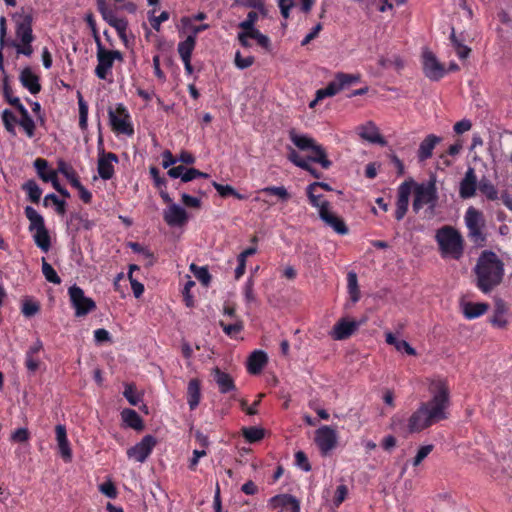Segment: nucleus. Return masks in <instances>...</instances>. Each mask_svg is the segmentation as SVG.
<instances>
[{"label": "nucleus", "instance_id": "nucleus-44", "mask_svg": "<svg viewBox=\"0 0 512 512\" xmlns=\"http://www.w3.org/2000/svg\"><path fill=\"white\" fill-rule=\"evenodd\" d=\"M242 434L248 442L254 443L264 437V430L258 427H244Z\"/></svg>", "mask_w": 512, "mask_h": 512}, {"label": "nucleus", "instance_id": "nucleus-60", "mask_svg": "<svg viewBox=\"0 0 512 512\" xmlns=\"http://www.w3.org/2000/svg\"><path fill=\"white\" fill-rule=\"evenodd\" d=\"M239 2L245 7L258 9L263 15L266 14L263 0H239Z\"/></svg>", "mask_w": 512, "mask_h": 512}, {"label": "nucleus", "instance_id": "nucleus-1", "mask_svg": "<svg viewBox=\"0 0 512 512\" xmlns=\"http://www.w3.org/2000/svg\"><path fill=\"white\" fill-rule=\"evenodd\" d=\"M430 400L420 403L408 419L410 433H419L432 425L447 419L450 405V389L447 379L434 377L428 380Z\"/></svg>", "mask_w": 512, "mask_h": 512}, {"label": "nucleus", "instance_id": "nucleus-20", "mask_svg": "<svg viewBox=\"0 0 512 512\" xmlns=\"http://www.w3.org/2000/svg\"><path fill=\"white\" fill-rule=\"evenodd\" d=\"M270 505L273 509L282 508L288 509L289 512H299L300 511V503L299 501L292 495L289 494H281L276 495L270 499Z\"/></svg>", "mask_w": 512, "mask_h": 512}, {"label": "nucleus", "instance_id": "nucleus-14", "mask_svg": "<svg viewBox=\"0 0 512 512\" xmlns=\"http://www.w3.org/2000/svg\"><path fill=\"white\" fill-rule=\"evenodd\" d=\"M414 185L413 180L403 182L398 188V198L396 202L395 217L398 221L402 220L408 210L409 197L411 194L412 187Z\"/></svg>", "mask_w": 512, "mask_h": 512}, {"label": "nucleus", "instance_id": "nucleus-32", "mask_svg": "<svg viewBox=\"0 0 512 512\" xmlns=\"http://www.w3.org/2000/svg\"><path fill=\"white\" fill-rule=\"evenodd\" d=\"M201 398L200 381L198 379H191L187 387V400L191 410H194Z\"/></svg>", "mask_w": 512, "mask_h": 512}, {"label": "nucleus", "instance_id": "nucleus-56", "mask_svg": "<svg viewBox=\"0 0 512 512\" xmlns=\"http://www.w3.org/2000/svg\"><path fill=\"white\" fill-rule=\"evenodd\" d=\"M258 20V13L255 11H250L247 15V18L239 23V28L241 30H251L252 27H255V23Z\"/></svg>", "mask_w": 512, "mask_h": 512}, {"label": "nucleus", "instance_id": "nucleus-41", "mask_svg": "<svg viewBox=\"0 0 512 512\" xmlns=\"http://www.w3.org/2000/svg\"><path fill=\"white\" fill-rule=\"evenodd\" d=\"M241 32L246 34V36H248L250 39H255L261 47L269 49L270 39L255 27H252L251 30H242Z\"/></svg>", "mask_w": 512, "mask_h": 512}, {"label": "nucleus", "instance_id": "nucleus-33", "mask_svg": "<svg viewBox=\"0 0 512 512\" xmlns=\"http://www.w3.org/2000/svg\"><path fill=\"white\" fill-rule=\"evenodd\" d=\"M310 151L311 154L307 157L308 162L319 163L324 169H328L332 165L323 146L316 144Z\"/></svg>", "mask_w": 512, "mask_h": 512}, {"label": "nucleus", "instance_id": "nucleus-29", "mask_svg": "<svg viewBox=\"0 0 512 512\" xmlns=\"http://www.w3.org/2000/svg\"><path fill=\"white\" fill-rule=\"evenodd\" d=\"M43 349L42 342L37 339L26 352L25 365L30 372H35L40 366V360L37 354Z\"/></svg>", "mask_w": 512, "mask_h": 512}, {"label": "nucleus", "instance_id": "nucleus-21", "mask_svg": "<svg viewBox=\"0 0 512 512\" xmlns=\"http://www.w3.org/2000/svg\"><path fill=\"white\" fill-rule=\"evenodd\" d=\"M11 105L14 106L21 114V119L18 121V124L24 129L27 136L32 138L35 131L34 120L30 117L27 109L22 105L20 99H14L11 101Z\"/></svg>", "mask_w": 512, "mask_h": 512}, {"label": "nucleus", "instance_id": "nucleus-55", "mask_svg": "<svg viewBox=\"0 0 512 512\" xmlns=\"http://www.w3.org/2000/svg\"><path fill=\"white\" fill-rule=\"evenodd\" d=\"M219 324L223 328V331L229 336L237 334L243 329V323L240 320L229 325L225 324L223 321H220Z\"/></svg>", "mask_w": 512, "mask_h": 512}, {"label": "nucleus", "instance_id": "nucleus-47", "mask_svg": "<svg viewBox=\"0 0 512 512\" xmlns=\"http://www.w3.org/2000/svg\"><path fill=\"white\" fill-rule=\"evenodd\" d=\"M479 189L489 200H496L498 198V192L489 180L482 179Z\"/></svg>", "mask_w": 512, "mask_h": 512}, {"label": "nucleus", "instance_id": "nucleus-8", "mask_svg": "<svg viewBox=\"0 0 512 512\" xmlns=\"http://www.w3.org/2000/svg\"><path fill=\"white\" fill-rule=\"evenodd\" d=\"M466 226L469 230V237L478 245H482L485 238L482 233L484 225L482 213L473 207L468 208L465 215Z\"/></svg>", "mask_w": 512, "mask_h": 512}, {"label": "nucleus", "instance_id": "nucleus-37", "mask_svg": "<svg viewBox=\"0 0 512 512\" xmlns=\"http://www.w3.org/2000/svg\"><path fill=\"white\" fill-rule=\"evenodd\" d=\"M105 21L115 28V30L118 32L119 36L122 39L126 38V30L128 27V22L125 18H119L115 15L113 12L112 14H108V17H106Z\"/></svg>", "mask_w": 512, "mask_h": 512}, {"label": "nucleus", "instance_id": "nucleus-46", "mask_svg": "<svg viewBox=\"0 0 512 512\" xmlns=\"http://www.w3.org/2000/svg\"><path fill=\"white\" fill-rule=\"evenodd\" d=\"M40 311V305L38 302L33 301L30 298H26L22 303L21 312L25 317H32Z\"/></svg>", "mask_w": 512, "mask_h": 512}, {"label": "nucleus", "instance_id": "nucleus-27", "mask_svg": "<svg viewBox=\"0 0 512 512\" xmlns=\"http://www.w3.org/2000/svg\"><path fill=\"white\" fill-rule=\"evenodd\" d=\"M359 135L362 139L370 142L385 145L386 141L380 135L377 127L372 123L368 122L359 128Z\"/></svg>", "mask_w": 512, "mask_h": 512}, {"label": "nucleus", "instance_id": "nucleus-42", "mask_svg": "<svg viewBox=\"0 0 512 512\" xmlns=\"http://www.w3.org/2000/svg\"><path fill=\"white\" fill-rule=\"evenodd\" d=\"M23 190H25L29 196V199L34 202L38 203L42 194V190L37 185V183L34 180H29L25 182L22 186Z\"/></svg>", "mask_w": 512, "mask_h": 512}, {"label": "nucleus", "instance_id": "nucleus-40", "mask_svg": "<svg viewBox=\"0 0 512 512\" xmlns=\"http://www.w3.org/2000/svg\"><path fill=\"white\" fill-rule=\"evenodd\" d=\"M262 193L274 195L282 202H287L291 198V194L284 186H268L261 190Z\"/></svg>", "mask_w": 512, "mask_h": 512}, {"label": "nucleus", "instance_id": "nucleus-17", "mask_svg": "<svg viewBox=\"0 0 512 512\" xmlns=\"http://www.w3.org/2000/svg\"><path fill=\"white\" fill-rule=\"evenodd\" d=\"M118 162V158L114 153L102 152L98 159V173L104 180L111 179L114 175V164Z\"/></svg>", "mask_w": 512, "mask_h": 512}, {"label": "nucleus", "instance_id": "nucleus-7", "mask_svg": "<svg viewBox=\"0 0 512 512\" xmlns=\"http://www.w3.org/2000/svg\"><path fill=\"white\" fill-rule=\"evenodd\" d=\"M70 301L75 308L77 317L85 316L89 312L95 310L96 304L93 299L86 297L83 289L77 285H73L68 290Z\"/></svg>", "mask_w": 512, "mask_h": 512}, {"label": "nucleus", "instance_id": "nucleus-63", "mask_svg": "<svg viewBox=\"0 0 512 512\" xmlns=\"http://www.w3.org/2000/svg\"><path fill=\"white\" fill-rule=\"evenodd\" d=\"M278 4H279L281 15L285 19H288L290 16V10L294 6V1L293 0H279Z\"/></svg>", "mask_w": 512, "mask_h": 512}, {"label": "nucleus", "instance_id": "nucleus-13", "mask_svg": "<svg viewBox=\"0 0 512 512\" xmlns=\"http://www.w3.org/2000/svg\"><path fill=\"white\" fill-rule=\"evenodd\" d=\"M14 19L17 37L21 40L22 44L31 43L33 41L32 14L23 10L21 13H17Z\"/></svg>", "mask_w": 512, "mask_h": 512}, {"label": "nucleus", "instance_id": "nucleus-53", "mask_svg": "<svg viewBox=\"0 0 512 512\" xmlns=\"http://www.w3.org/2000/svg\"><path fill=\"white\" fill-rule=\"evenodd\" d=\"M154 13H155V10L150 12V16H149L150 23H151V26L153 29H155L156 31H159L161 23L169 19V13L166 11H163L159 16H154Z\"/></svg>", "mask_w": 512, "mask_h": 512}, {"label": "nucleus", "instance_id": "nucleus-5", "mask_svg": "<svg viewBox=\"0 0 512 512\" xmlns=\"http://www.w3.org/2000/svg\"><path fill=\"white\" fill-rule=\"evenodd\" d=\"M413 210L418 213L424 205L433 210L438 200L436 177L431 176L428 182L414 185Z\"/></svg>", "mask_w": 512, "mask_h": 512}, {"label": "nucleus", "instance_id": "nucleus-23", "mask_svg": "<svg viewBox=\"0 0 512 512\" xmlns=\"http://www.w3.org/2000/svg\"><path fill=\"white\" fill-rule=\"evenodd\" d=\"M477 177L473 168H468L465 177L460 183L459 194L462 198L467 199L474 196L476 191Z\"/></svg>", "mask_w": 512, "mask_h": 512}, {"label": "nucleus", "instance_id": "nucleus-10", "mask_svg": "<svg viewBox=\"0 0 512 512\" xmlns=\"http://www.w3.org/2000/svg\"><path fill=\"white\" fill-rule=\"evenodd\" d=\"M109 118L113 130L126 135L133 134L134 131L129 122V114L122 104H119L115 110L109 109Z\"/></svg>", "mask_w": 512, "mask_h": 512}, {"label": "nucleus", "instance_id": "nucleus-25", "mask_svg": "<svg viewBox=\"0 0 512 512\" xmlns=\"http://www.w3.org/2000/svg\"><path fill=\"white\" fill-rule=\"evenodd\" d=\"M211 374L221 393H228L236 389L233 378L218 367L212 369Z\"/></svg>", "mask_w": 512, "mask_h": 512}, {"label": "nucleus", "instance_id": "nucleus-34", "mask_svg": "<svg viewBox=\"0 0 512 512\" xmlns=\"http://www.w3.org/2000/svg\"><path fill=\"white\" fill-rule=\"evenodd\" d=\"M378 64L383 69L393 68L397 72H400L405 66V61L400 55L391 54L387 56H381L378 60Z\"/></svg>", "mask_w": 512, "mask_h": 512}, {"label": "nucleus", "instance_id": "nucleus-11", "mask_svg": "<svg viewBox=\"0 0 512 512\" xmlns=\"http://www.w3.org/2000/svg\"><path fill=\"white\" fill-rule=\"evenodd\" d=\"M423 72L432 81L440 80L444 74V66L437 60L435 54L430 50H424L422 54Z\"/></svg>", "mask_w": 512, "mask_h": 512}, {"label": "nucleus", "instance_id": "nucleus-49", "mask_svg": "<svg viewBox=\"0 0 512 512\" xmlns=\"http://www.w3.org/2000/svg\"><path fill=\"white\" fill-rule=\"evenodd\" d=\"M2 120H3V124L5 126V129L8 132L14 134L15 133L14 124L16 122H18L15 115L10 110H4L2 113Z\"/></svg>", "mask_w": 512, "mask_h": 512}, {"label": "nucleus", "instance_id": "nucleus-52", "mask_svg": "<svg viewBox=\"0 0 512 512\" xmlns=\"http://www.w3.org/2000/svg\"><path fill=\"white\" fill-rule=\"evenodd\" d=\"M123 395L133 406H136L140 401L139 397L136 395V388L133 384H126Z\"/></svg>", "mask_w": 512, "mask_h": 512}, {"label": "nucleus", "instance_id": "nucleus-28", "mask_svg": "<svg viewBox=\"0 0 512 512\" xmlns=\"http://www.w3.org/2000/svg\"><path fill=\"white\" fill-rule=\"evenodd\" d=\"M268 361L267 354L261 350H256L251 353L247 362V369L251 374H258Z\"/></svg>", "mask_w": 512, "mask_h": 512}, {"label": "nucleus", "instance_id": "nucleus-64", "mask_svg": "<svg viewBox=\"0 0 512 512\" xmlns=\"http://www.w3.org/2000/svg\"><path fill=\"white\" fill-rule=\"evenodd\" d=\"M212 185L222 197H227L234 193V188L231 185H222L215 181L212 182Z\"/></svg>", "mask_w": 512, "mask_h": 512}, {"label": "nucleus", "instance_id": "nucleus-16", "mask_svg": "<svg viewBox=\"0 0 512 512\" xmlns=\"http://www.w3.org/2000/svg\"><path fill=\"white\" fill-rule=\"evenodd\" d=\"M360 323L354 320L340 319L332 329L331 336L335 340L349 338L359 327Z\"/></svg>", "mask_w": 512, "mask_h": 512}, {"label": "nucleus", "instance_id": "nucleus-38", "mask_svg": "<svg viewBox=\"0 0 512 512\" xmlns=\"http://www.w3.org/2000/svg\"><path fill=\"white\" fill-rule=\"evenodd\" d=\"M195 37L188 36L183 42L178 44V52L182 60L191 59L192 52L195 47Z\"/></svg>", "mask_w": 512, "mask_h": 512}, {"label": "nucleus", "instance_id": "nucleus-48", "mask_svg": "<svg viewBox=\"0 0 512 512\" xmlns=\"http://www.w3.org/2000/svg\"><path fill=\"white\" fill-rule=\"evenodd\" d=\"M432 450H433V445H431V444L421 446L418 449L417 454L413 458L412 465L414 467L419 466L423 462V460L431 453Z\"/></svg>", "mask_w": 512, "mask_h": 512}, {"label": "nucleus", "instance_id": "nucleus-57", "mask_svg": "<svg viewBox=\"0 0 512 512\" xmlns=\"http://www.w3.org/2000/svg\"><path fill=\"white\" fill-rule=\"evenodd\" d=\"M58 170L70 181L73 186V180H78L75 171L69 167L65 162H59Z\"/></svg>", "mask_w": 512, "mask_h": 512}, {"label": "nucleus", "instance_id": "nucleus-15", "mask_svg": "<svg viewBox=\"0 0 512 512\" xmlns=\"http://www.w3.org/2000/svg\"><path fill=\"white\" fill-rule=\"evenodd\" d=\"M163 218L171 227H182L188 221V215L185 209L174 203H171V205L164 210Z\"/></svg>", "mask_w": 512, "mask_h": 512}, {"label": "nucleus", "instance_id": "nucleus-45", "mask_svg": "<svg viewBox=\"0 0 512 512\" xmlns=\"http://www.w3.org/2000/svg\"><path fill=\"white\" fill-rule=\"evenodd\" d=\"M190 270L194 276L204 285L208 286L211 280V276L206 267H198L195 264L190 265Z\"/></svg>", "mask_w": 512, "mask_h": 512}, {"label": "nucleus", "instance_id": "nucleus-54", "mask_svg": "<svg viewBox=\"0 0 512 512\" xmlns=\"http://www.w3.org/2000/svg\"><path fill=\"white\" fill-rule=\"evenodd\" d=\"M99 490L102 494H104L105 496H107L111 499H114L117 497V489L111 480H108V481L102 483L99 486Z\"/></svg>", "mask_w": 512, "mask_h": 512}, {"label": "nucleus", "instance_id": "nucleus-3", "mask_svg": "<svg viewBox=\"0 0 512 512\" xmlns=\"http://www.w3.org/2000/svg\"><path fill=\"white\" fill-rule=\"evenodd\" d=\"M436 242L443 257L460 259L464 251L462 235L454 227L445 225L436 231Z\"/></svg>", "mask_w": 512, "mask_h": 512}, {"label": "nucleus", "instance_id": "nucleus-35", "mask_svg": "<svg viewBox=\"0 0 512 512\" xmlns=\"http://www.w3.org/2000/svg\"><path fill=\"white\" fill-rule=\"evenodd\" d=\"M386 343L395 347L397 351H405L410 356L416 355V350L405 341L397 339L391 332L385 333Z\"/></svg>", "mask_w": 512, "mask_h": 512}, {"label": "nucleus", "instance_id": "nucleus-9", "mask_svg": "<svg viewBox=\"0 0 512 512\" xmlns=\"http://www.w3.org/2000/svg\"><path fill=\"white\" fill-rule=\"evenodd\" d=\"M315 443L323 455L337 446L338 435L334 428L324 425L315 431Z\"/></svg>", "mask_w": 512, "mask_h": 512}, {"label": "nucleus", "instance_id": "nucleus-22", "mask_svg": "<svg viewBox=\"0 0 512 512\" xmlns=\"http://www.w3.org/2000/svg\"><path fill=\"white\" fill-rule=\"evenodd\" d=\"M19 80L23 87L28 89L31 94H37L40 92L41 84L39 82V77L30 67H26L20 72Z\"/></svg>", "mask_w": 512, "mask_h": 512}, {"label": "nucleus", "instance_id": "nucleus-30", "mask_svg": "<svg viewBox=\"0 0 512 512\" xmlns=\"http://www.w3.org/2000/svg\"><path fill=\"white\" fill-rule=\"evenodd\" d=\"M461 306L464 316L468 319L479 317L489 309V305L487 303L464 302Z\"/></svg>", "mask_w": 512, "mask_h": 512}, {"label": "nucleus", "instance_id": "nucleus-43", "mask_svg": "<svg viewBox=\"0 0 512 512\" xmlns=\"http://www.w3.org/2000/svg\"><path fill=\"white\" fill-rule=\"evenodd\" d=\"M42 273L45 279L48 282L59 285L61 283V279L58 276L55 269L46 261L45 258H42Z\"/></svg>", "mask_w": 512, "mask_h": 512}, {"label": "nucleus", "instance_id": "nucleus-6", "mask_svg": "<svg viewBox=\"0 0 512 512\" xmlns=\"http://www.w3.org/2000/svg\"><path fill=\"white\" fill-rule=\"evenodd\" d=\"M25 215L30 222L29 230L34 232L33 238L36 245L42 251L47 252L50 249L51 242L43 217L31 206L25 208Z\"/></svg>", "mask_w": 512, "mask_h": 512}, {"label": "nucleus", "instance_id": "nucleus-12", "mask_svg": "<svg viewBox=\"0 0 512 512\" xmlns=\"http://www.w3.org/2000/svg\"><path fill=\"white\" fill-rule=\"evenodd\" d=\"M156 443L157 441L155 437L152 435H146L139 443L127 450V455L129 458L134 459L139 463H143L151 454Z\"/></svg>", "mask_w": 512, "mask_h": 512}, {"label": "nucleus", "instance_id": "nucleus-58", "mask_svg": "<svg viewBox=\"0 0 512 512\" xmlns=\"http://www.w3.org/2000/svg\"><path fill=\"white\" fill-rule=\"evenodd\" d=\"M288 159L297 167L308 168V161L301 158L300 155L292 148H289Z\"/></svg>", "mask_w": 512, "mask_h": 512}, {"label": "nucleus", "instance_id": "nucleus-24", "mask_svg": "<svg viewBox=\"0 0 512 512\" xmlns=\"http://www.w3.org/2000/svg\"><path fill=\"white\" fill-rule=\"evenodd\" d=\"M97 59L98 65L95 69V73L100 79H106L108 72L113 66V59L108 51L101 46L98 47Z\"/></svg>", "mask_w": 512, "mask_h": 512}, {"label": "nucleus", "instance_id": "nucleus-50", "mask_svg": "<svg viewBox=\"0 0 512 512\" xmlns=\"http://www.w3.org/2000/svg\"><path fill=\"white\" fill-rule=\"evenodd\" d=\"M254 61H255V58L253 56L243 57L239 51H237L235 53L234 62H235L236 67H238L239 69H246V68L252 66Z\"/></svg>", "mask_w": 512, "mask_h": 512}, {"label": "nucleus", "instance_id": "nucleus-62", "mask_svg": "<svg viewBox=\"0 0 512 512\" xmlns=\"http://www.w3.org/2000/svg\"><path fill=\"white\" fill-rule=\"evenodd\" d=\"M337 80H339L340 84H342V88L344 89L346 86H349L353 82H357L359 80V76L338 73Z\"/></svg>", "mask_w": 512, "mask_h": 512}, {"label": "nucleus", "instance_id": "nucleus-18", "mask_svg": "<svg viewBox=\"0 0 512 512\" xmlns=\"http://www.w3.org/2000/svg\"><path fill=\"white\" fill-rule=\"evenodd\" d=\"M56 441L59 449V453L65 462L72 460V450L70 443L67 438V431L64 425H57L55 427Z\"/></svg>", "mask_w": 512, "mask_h": 512}, {"label": "nucleus", "instance_id": "nucleus-39", "mask_svg": "<svg viewBox=\"0 0 512 512\" xmlns=\"http://www.w3.org/2000/svg\"><path fill=\"white\" fill-rule=\"evenodd\" d=\"M348 281V293L353 303H356L360 299V290L358 286L357 275L355 272H349L347 275Z\"/></svg>", "mask_w": 512, "mask_h": 512}, {"label": "nucleus", "instance_id": "nucleus-31", "mask_svg": "<svg viewBox=\"0 0 512 512\" xmlns=\"http://www.w3.org/2000/svg\"><path fill=\"white\" fill-rule=\"evenodd\" d=\"M289 138L292 143L300 150H311L317 143L311 137L298 134L295 129L289 131Z\"/></svg>", "mask_w": 512, "mask_h": 512}, {"label": "nucleus", "instance_id": "nucleus-2", "mask_svg": "<svg viewBox=\"0 0 512 512\" xmlns=\"http://www.w3.org/2000/svg\"><path fill=\"white\" fill-rule=\"evenodd\" d=\"M475 273L477 287L483 293H489L502 282L503 263L494 252L485 251L477 261Z\"/></svg>", "mask_w": 512, "mask_h": 512}, {"label": "nucleus", "instance_id": "nucleus-4", "mask_svg": "<svg viewBox=\"0 0 512 512\" xmlns=\"http://www.w3.org/2000/svg\"><path fill=\"white\" fill-rule=\"evenodd\" d=\"M307 194L311 204L318 209L319 216L326 225L338 234L345 235L348 233L345 222L330 210V203L328 201L322 200L320 195H316L315 191L308 188Z\"/></svg>", "mask_w": 512, "mask_h": 512}, {"label": "nucleus", "instance_id": "nucleus-36", "mask_svg": "<svg viewBox=\"0 0 512 512\" xmlns=\"http://www.w3.org/2000/svg\"><path fill=\"white\" fill-rule=\"evenodd\" d=\"M123 421L131 428L140 431L144 428L141 417L135 410L124 409L121 413Z\"/></svg>", "mask_w": 512, "mask_h": 512}, {"label": "nucleus", "instance_id": "nucleus-51", "mask_svg": "<svg viewBox=\"0 0 512 512\" xmlns=\"http://www.w3.org/2000/svg\"><path fill=\"white\" fill-rule=\"evenodd\" d=\"M51 200L56 206V211L59 215H64L66 212L65 201L60 200L55 194H49L44 198V205H48V201Z\"/></svg>", "mask_w": 512, "mask_h": 512}, {"label": "nucleus", "instance_id": "nucleus-26", "mask_svg": "<svg viewBox=\"0 0 512 512\" xmlns=\"http://www.w3.org/2000/svg\"><path fill=\"white\" fill-rule=\"evenodd\" d=\"M34 167L37 170L39 177L44 182H51L53 187L58 191V188H61L58 180H57V172L54 170L49 171V173H44V169L48 167V162L45 159L37 158L34 161Z\"/></svg>", "mask_w": 512, "mask_h": 512}, {"label": "nucleus", "instance_id": "nucleus-59", "mask_svg": "<svg viewBox=\"0 0 512 512\" xmlns=\"http://www.w3.org/2000/svg\"><path fill=\"white\" fill-rule=\"evenodd\" d=\"M73 187L79 191L81 200L85 203H90L92 199L91 193L80 183L79 180H73Z\"/></svg>", "mask_w": 512, "mask_h": 512}, {"label": "nucleus", "instance_id": "nucleus-19", "mask_svg": "<svg viewBox=\"0 0 512 512\" xmlns=\"http://www.w3.org/2000/svg\"><path fill=\"white\" fill-rule=\"evenodd\" d=\"M442 141V138L436 136L434 134L427 135L420 143L417 157L420 162H424L427 159L431 158L433 155V150L437 144Z\"/></svg>", "mask_w": 512, "mask_h": 512}, {"label": "nucleus", "instance_id": "nucleus-61", "mask_svg": "<svg viewBox=\"0 0 512 512\" xmlns=\"http://www.w3.org/2000/svg\"><path fill=\"white\" fill-rule=\"evenodd\" d=\"M29 439V431L26 428H19L11 435V440L14 442H26Z\"/></svg>", "mask_w": 512, "mask_h": 512}]
</instances>
